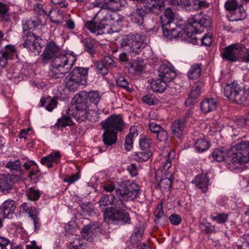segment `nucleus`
I'll return each mask as SVG.
<instances>
[{
    "label": "nucleus",
    "mask_w": 249,
    "mask_h": 249,
    "mask_svg": "<svg viewBox=\"0 0 249 249\" xmlns=\"http://www.w3.org/2000/svg\"><path fill=\"white\" fill-rule=\"evenodd\" d=\"M74 96L78 101L87 103V104L88 101H89L91 104L95 105H97L101 98V95L97 90H91L89 92L81 91L76 94Z\"/></svg>",
    "instance_id": "14"
},
{
    "label": "nucleus",
    "mask_w": 249,
    "mask_h": 249,
    "mask_svg": "<svg viewBox=\"0 0 249 249\" xmlns=\"http://www.w3.org/2000/svg\"><path fill=\"white\" fill-rule=\"evenodd\" d=\"M40 103L42 107H45L46 109L49 111H52L56 107L57 104V102L55 100L50 98H46L45 99L41 98Z\"/></svg>",
    "instance_id": "36"
},
{
    "label": "nucleus",
    "mask_w": 249,
    "mask_h": 249,
    "mask_svg": "<svg viewBox=\"0 0 249 249\" xmlns=\"http://www.w3.org/2000/svg\"><path fill=\"white\" fill-rule=\"evenodd\" d=\"M79 178L80 175L78 173H77L72 176H67L64 179V181L71 184L78 180Z\"/></svg>",
    "instance_id": "52"
},
{
    "label": "nucleus",
    "mask_w": 249,
    "mask_h": 249,
    "mask_svg": "<svg viewBox=\"0 0 249 249\" xmlns=\"http://www.w3.org/2000/svg\"><path fill=\"white\" fill-rule=\"evenodd\" d=\"M229 155L235 165L249 162V141H241L232 146Z\"/></svg>",
    "instance_id": "8"
},
{
    "label": "nucleus",
    "mask_w": 249,
    "mask_h": 249,
    "mask_svg": "<svg viewBox=\"0 0 249 249\" xmlns=\"http://www.w3.org/2000/svg\"><path fill=\"white\" fill-rule=\"evenodd\" d=\"M116 85L128 91H131L132 88L129 85L128 82L126 78L122 75H118L116 79Z\"/></svg>",
    "instance_id": "38"
},
{
    "label": "nucleus",
    "mask_w": 249,
    "mask_h": 249,
    "mask_svg": "<svg viewBox=\"0 0 249 249\" xmlns=\"http://www.w3.org/2000/svg\"><path fill=\"white\" fill-rule=\"evenodd\" d=\"M99 3L101 6H104L110 11L115 12L125 4V0H100Z\"/></svg>",
    "instance_id": "23"
},
{
    "label": "nucleus",
    "mask_w": 249,
    "mask_h": 249,
    "mask_svg": "<svg viewBox=\"0 0 249 249\" xmlns=\"http://www.w3.org/2000/svg\"><path fill=\"white\" fill-rule=\"evenodd\" d=\"M130 175L132 177H135L137 175V167L135 164H131L127 168Z\"/></svg>",
    "instance_id": "61"
},
{
    "label": "nucleus",
    "mask_w": 249,
    "mask_h": 249,
    "mask_svg": "<svg viewBox=\"0 0 249 249\" xmlns=\"http://www.w3.org/2000/svg\"><path fill=\"white\" fill-rule=\"evenodd\" d=\"M66 87L70 91H75L80 85H83L80 80L77 78V77L74 76L71 73L66 77L64 80Z\"/></svg>",
    "instance_id": "28"
},
{
    "label": "nucleus",
    "mask_w": 249,
    "mask_h": 249,
    "mask_svg": "<svg viewBox=\"0 0 249 249\" xmlns=\"http://www.w3.org/2000/svg\"><path fill=\"white\" fill-rule=\"evenodd\" d=\"M241 47L236 44H231L224 49L221 53L222 58L226 60L235 62L241 55Z\"/></svg>",
    "instance_id": "15"
},
{
    "label": "nucleus",
    "mask_w": 249,
    "mask_h": 249,
    "mask_svg": "<svg viewBox=\"0 0 249 249\" xmlns=\"http://www.w3.org/2000/svg\"><path fill=\"white\" fill-rule=\"evenodd\" d=\"M73 122L71 118L69 116H62L57 120L55 125L58 128L60 127H65L72 125Z\"/></svg>",
    "instance_id": "44"
},
{
    "label": "nucleus",
    "mask_w": 249,
    "mask_h": 249,
    "mask_svg": "<svg viewBox=\"0 0 249 249\" xmlns=\"http://www.w3.org/2000/svg\"><path fill=\"white\" fill-rule=\"evenodd\" d=\"M100 124L105 130L102 136L103 142L107 146L116 143L117 134L123 131L125 127V123L121 115H111Z\"/></svg>",
    "instance_id": "5"
},
{
    "label": "nucleus",
    "mask_w": 249,
    "mask_h": 249,
    "mask_svg": "<svg viewBox=\"0 0 249 249\" xmlns=\"http://www.w3.org/2000/svg\"><path fill=\"white\" fill-rule=\"evenodd\" d=\"M249 1V0H230L227 1L225 3V7L228 10H235V13L239 17L235 20H240L245 18L246 12L242 7L244 2Z\"/></svg>",
    "instance_id": "13"
},
{
    "label": "nucleus",
    "mask_w": 249,
    "mask_h": 249,
    "mask_svg": "<svg viewBox=\"0 0 249 249\" xmlns=\"http://www.w3.org/2000/svg\"><path fill=\"white\" fill-rule=\"evenodd\" d=\"M149 128L152 133L157 134L162 128V127L156 123L151 122L149 123Z\"/></svg>",
    "instance_id": "57"
},
{
    "label": "nucleus",
    "mask_w": 249,
    "mask_h": 249,
    "mask_svg": "<svg viewBox=\"0 0 249 249\" xmlns=\"http://www.w3.org/2000/svg\"><path fill=\"white\" fill-rule=\"evenodd\" d=\"M65 23L66 27L69 29L72 30L75 28L74 21L70 18V15H69V18L66 20Z\"/></svg>",
    "instance_id": "62"
},
{
    "label": "nucleus",
    "mask_w": 249,
    "mask_h": 249,
    "mask_svg": "<svg viewBox=\"0 0 249 249\" xmlns=\"http://www.w3.org/2000/svg\"><path fill=\"white\" fill-rule=\"evenodd\" d=\"M199 227L201 231L206 233H211L215 230L214 227L209 222L201 223Z\"/></svg>",
    "instance_id": "47"
},
{
    "label": "nucleus",
    "mask_w": 249,
    "mask_h": 249,
    "mask_svg": "<svg viewBox=\"0 0 249 249\" xmlns=\"http://www.w3.org/2000/svg\"><path fill=\"white\" fill-rule=\"evenodd\" d=\"M142 101L149 105H154L157 103V100L154 99L150 95H146L142 98Z\"/></svg>",
    "instance_id": "56"
},
{
    "label": "nucleus",
    "mask_w": 249,
    "mask_h": 249,
    "mask_svg": "<svg viewBox=\"0 0 249 249\" xmlns=\"http://www.w3.org/2000/svg\"><path fill=\"white\" fill-rule=\"evenodd\" d=\"M61 157L59 151L53 152L48 155L42 157L40 160V163L47 166L48 168L53 167V163L57 164L59 162Z\"/></svg>",
    "instance_id": "21"
},
{
    "label": "nucleus",
    "mask_w": 249,
    "mask_h": 249,
    "mask_svg": "<svg viewBox=\"0 0 249 249\" xmlns=\"http://www.w3.org/2000/svg\"><path fill=\"white\" fill-rule=\"evenodd\" d=\"M193 183L203 193H206L208 189V186L210 185V179L208 174H201L197 175Z\"/></svg>",
    "instance_id": "20"
},
{
    "label": "nucleus",
    "mask_w": 249,
    "mask_h": 249,
    "mask_svg": "<svg viewBox=\"0 0 249 249\" xmlns=\"http://www.w3.org/2000/svg\"><path fill=\"white\" fill-rule=\"evenodd\" d=\"M1 52L3 53L7 59H11L14 56L17 55V51L15 46L10 44L6 45L4 48L1 49Z\"/></svg>",
    "instance_id": "40"
},
{
    "label": "nucleus",
    "mask_w": 249,
    "mask_h": 249,
    "mask_svg": "<svg viewBox=\"0 0 249 249\" xmlns=\"http://www.w3.org/2000/svg\"><path fill=\"white\" fill-rule=\"evenodd\" d=\"M7 59L3 53L0 51V70L5 67L7 64Z\"/></svg>",
    "instance_id": "59"
},
{
    "label": "nucleus",
    "mask_w": 249,
    "mask_h": 249,
    "mask_svg": "<svg viewBox=\"0 0 249 249\" xmlns=\"http://www.w3.org/2000/svg\"><path fill=\"white\" fill-rule=\"evenodd\" d=\"M89 70L88 68L76 67L71 73L77 77V78L82 82V84L84 85L86 84L87 82Z\"/></svg>",
    "instance_id": "25"
},
{
    "label": "nucleus",
    "mask_w": 249,
    "mask_h": 249,
    "mask_svg": "<svg viewBox=\"0 0 249 249\" xmlns=\"http://www.w3.org/2000/svg\"><path fill=\"white\" fill-rule=\"evenodd\" d=\"M51 2L54 4L59 5L61 8L66 7L68 5V3L65 0H51Z\"/></svg>",
    "instance_id": "60"
},
{
    "label": "nucleus",
    "mask_w": 249,
    "mask_h": 249,
    "mask_svg": "<svg viewBox=\"0 0 249 249\" xmlns=\"http://www.w3.org/2000/svg\"><path fill=\"white\" fill-rule=\"evenodd\" d=\"M59 47L53 41L49 42L41 55L44 63L52 60L49 76L54 79L62 78L68 73L76 62L77 55L59 53Z\"/></svg>",
    "instance_id": "3"
},
{
    "label": "nucleus",
    "mask_w": 249,
    "mask_h": 249,
    "mask_svg": "<svg viewBox=\"0 0 249 249\" xmlns=\"http://www.w3.org/2000/svg\"><path fill=\"white\" fill-rule=\"evenodd\" d=\"M152 155L149 150H142L140 152H135L132 155L133 159L138 162H143L147 160Z\"/></svg>",
    "instance_id": "34"
},
{
    "label": "nucleus",
    "mask_w": 249,
    "mask_h": 249,
    "mask_svg": "<svg viewBox=\"0 0 249 249\" xmlns=\"http://www.w3.org/2000/svg\"><path fill=\"white\" fill-rule=\"evenodd\" d=\"M146 14L145 10L140 8L137 9L130 16L131 21L138 25H141L143 23V17Z\"/></svg>",
    "instance_id": "32"
},
{
    "label": "nucleus",
    "mask_w": 249,
    "mask_h": 249,
    "mask_svg": "<svg viewBox=\"0 0 249 249\" xmlns=\"http://www.w3.org/2000/svg\"><path fill=\"white\" fill-rule=\"evenodd\" d=\"M195 148L199 152H203L210 147V144L208 141L203 139L197 140L195 143Z\"/></svg>",
    "instance_id": "39"
},
{
    "label": "nucleus",
    "mask_w": 249,
    "mask_h": 249,
    "mask_svg": "<svg viewBox=\"0 0 249 249\" xmlns=\"http://www.w3.org/2000/svg\"><path fill=\"white\" fill-rule=\"evenodd\" d=\"M229 215L226 213H216L210 216L211 219L218 224H224L227 221Z\"/></svg>",
    "instance_id": "42"
},
{
    "label": "nucleus",
    "mask_w": 249,
    "mask_h": 249,
    "mask_svg": "<svg viewBox=\"0 0 249 249\" xmlns=\"http://www.w3.org/2000/svg\"><path fill=\"white\" fill-rule=\"evenodd\" d=\"M83 42L85 50L90 54H93L94 53V50L93 49L94 41L89 38H86L83 40Z\"/></svg>",
    "instance_id": "45"
},
{
    "label": "nucleus",
    "mask_w": 249,
    "mask_h": 249,
    "mask_svg": "<svg viewBox=\"0 0 249 249\" xmlns=\"http://www.w3.org/2000/svg\"><path fill=\"white\" fill-rule=\"evenodd\" d=\"M0 249H13L10 240L0 236Z\"/></svg>",
    "instance_id": "48"
},
{
    "label": "nucleus",
    "mask_w": 249,
    "mask_h": 249,
    "mask_svg": "<svg viewBox=\"0 0 249 249\" xmlns=\"http://www.w3.org/2000/svg\"><path fill=\"white\" fill-rule=\"evenodd\" d=\"M183 7L187 10H197L202 7H206L208 3L205 0H183Z\"/></svg>",
    "instance_id": "24"
},
{
    "label": "nucleus",
    "mask_w": 249,
    "mask_h": 249,
    "mask_svg": "<svg viewBox=\"0 0 249 249\" xmlns=\"http://www.w3.org/2000/svg\"><path fill=\"white\" fill-rule=\"evenodd\" d=\"M23 46L35 54H38L41 51L42 39L32 32H23Z\"/></svg>",
    "instance_id": "11"
},
{
    "label": "nucleus",
    "mask_w": 249,
    "mask_h": 249,
    "mask_svg": "<svg viewBox=\"0 0 249 249\" xmlns=\"http://www.w3.org/2000/svg\"><path fill=\"white\" fill-rule=\"evenodd\" d=\"M105 64L106 67H113L115 66L114 60L109 56H105L104 57Z\"/></svg>",
    "instance_id": "64"
},
{
    "label": "nucleus",
    "mask_w": 249,
    "mask_h": 249,
    "mask_svg": "<svg viewBox=\"0 0 249 249\" xmlns=\"http://www.w3.org/2000/svg\"><path fill=\"white\" fill-rule=\"evenodd\" d=\"M217 102L213 98H205L200 104V109L205 113L210 112L216 108Z\"/></svg>",
    "instance_id": "27"
},
{
    "label": "nucleus",
    "mask_w": 249,
    "mask_h": 249,
    "mask_svg": "<svg viewBox=\"0 0 249 249\" xmlns=\"http://www.w3.org/2000/svg\"><path fill=\"white\" fill-rule=\"evenodd\" d=\"M77 99L74 96L71 100V103L74 106L75 110L71 114L77 122L81 123L88 119L89 105L87 103L82 102Z\"/></svg>",
    "instance_id": "12"
},
{
    "label": "nucleus",
    "mask_w": 249,
    "mask_h": 249,
    "mask_svg": "<svg viewBox=\"0 0 249 249\" xmlns=\"http://www.w3.org/2000/svg\"><path fill=\"white\" fill-rule=\"evenodd\" d=\"M42 22L37 18H32L23 24V32H31L30 30L42 26Z\"/></svg>",
    "instance_id": "31"
},
{
    "label": "nucleus",
    "mask_w": 249,
    "mask_h": 249,
    "mask_svg": "<svg viewBox=\"0 0 249 249\" xmlns=\"http://www.w3.org/2000/svg\"><path fill=\"white\" fill-rule=\"evenodd\" d=\"M171 152L168 153V157L162 159L161 164V170H158L155 173V178L157 180L158 179V176L160 175L164 171V174L162 176L160 182L156 186V188H159L162 191H168L172 185V173L169 171V169L172 165V159L169 155Z\"/></svg>",
    "instance_id": "7"
},
{
    "label": "nucleus",
    "mask_w": 249,
    "mask_h": 249,
    "mask_svg": "<svg viewBox=\"0 0 249 249\" xmlns=\"http://www.w3.org/2000/svg\"><path fill=\"white\" fill-rule=\"evenodd\" d=\"M33 10L35 13L38 16H49L53 23L60 24L63 22V15L55 11H52L48 4L44 2L36 3L34 5Z\"/></svg>",
    "instance_id": "10"
},
{
    "label": "nucleus",
    "mask_w": 249,
    "mask_h": 249,
    "mask_svg": "<svg viewBox=\"0 0 249 249\" xmlns=\"http://www.w3.org/2000/svg\"><path fill=\"white\" fill-rule=\"evenodd\" d=\"M133 138L130 135H126L124 142V148L127 151L130 150L133 147Z\"/></svg>",
    "instance_id": "55"
},
{
    "label": "nucleus",
    "mask_w": 249,
    "mask_h": 249,
    "mask_svg": "<svg viewBox=\"0 0 249 249\" xmlns=\"http://www.w3.org/2000/svg\"><path fill=\"white\" fill-rule=\"evenodd\" d=\"M9 175H0V190H9L13 184L17 182Z\"/></svg>",
    "instance_id": "30"
},
{
    "label": "nucleus",
    "mask_w": 249,
    "mask_h": 249,
    "mask_svg": "<svg viewBox=\"0 0 249 249\" xmlns=\"http://www.w3.org/2000/svg\"><path fill=\"white\" fill-rule=\"evenodd\" d=\"M201 71V65L199 64H194L188 72V76L190 79H196L200 76Z\"/></svg>",
    "instance_id": "35"
},
{
    "label": "nucleus",
    "mask_w": 249,
    "mask_h": 249,
    "mask_svg": "<svg viewBox=\"0 0 249 249\" xmlns=\"http://www.w3.org/2000/svg\"><path fill=\"white\" fill-rule=\"evenodd\" d=\"M26 195L28 199L32 201H36L40 197V194L38 189L34 187H32L27 190Z\"/></svg>",
    "instance_id": "43"
},
{
    "label": "nucleus",
    "mask_w": 249,
    "mask_h": 249,
    "mask_svg": "<svg viewBox=\"0 0 249 249\" xmlns=\"http://www.w3.org/2000/svg\"><path fill=\"white\" fill-rule=\"evenodd\" d=\"M150 87L154 92H162L167 87H171L160 77L159 78L153 79L150 82Z\"/></svg>",
    "instance_id": "26"
},
{
    "label": "nucleus",
    "mask_w": 249,
    "mask_h": 249,
    "mask_svg": "<svg viewBox=\"0 0 249 249\" xmlns=\"http://www.w3.org/2000/svg\"><path fill=\"white\" fill-rule=\"evenodd\" d=\"M6 167L13 173L16 174L9 176L14 177L13 178L17 182L19 181L24 174V171L21 168V162L19 160L8 161L6 163Z\"/></svg>",
    "instance_id": "16"
},
{
    "label": "nucleus",
    "mask_w": 249,
    "mask_h": 249,
    "mask_svg": "<svg viewBox=\"0 0 249 249\" xmlns=\"http://www.w3.org/2000/svg\"><path fill=\"white\" fill-rule=\"evenodd\" d=\"M200 40L201 45L210 46L212 42V35L210 34H206L203 37L200 38Z\"/></svg>",
    "instance_id": "53"
},
{
    "label": "nucleus",
    "mask_w": 249,
    "mask_h": 249,
    "mask_svg": "<svg viewBox=\"0 0 249 249\" xmlns=\"http://www.w3.org/2000/svg\"><path fill=\"white\" fill-rule=\"evenodd\" d=\"M156 134L157 139L160 142L166 141L168 137L167 132L162 127Z\"/></svg>",
    "instance_id": "51"
},
{
    "label": "nucleus",
    "mask_w": 249,
    "mask_h": 249,
    "mask_svg": "<svg viewBox=\"0 0 249 249\" xmlns=\"http://www.w3.org/2000/svg\"><path fill=\"white\" fill-rule=\"evenodd\" d=\"M97 72L98 74L102 75H105L108 72L107 69L105 64L102 62H98L96 63Z\"/></svg>",
    "instance_id": "49"
},
{
    "label": "nucleus",
    "mask_w": 249,
    "mask_h": 249,
    "mask_svg": "<svg viewBox=\"0 0 249 249\" xmlns=\"http://www.w3.org/2000/svg\"><path fill=\"white\" fill-rule=\"evenodd\" d=\"M202 84L200 82L196 83L192 87L188 97L185 102L186 106H189L195 103L196 99L199 96L201 89Z\"/></svg>",
    "instance_id": "22"
},
{
    "label": "nucleus",
    "mask_w": 249,
    "mask_h": 249,
    "mask_svg": "<svg viewBox=\"0 0 249 249\" xmlns=\"http://www.w3.org/2000/svg\"><path fill=\"white\" fill-rule=\"evenodd\" d=\"M155 216L156 218L154 221L156 224H162L167 220V217L164 213L162 203L157 206L155 211Z\"/></svg>",
    "instance_id": "33"
},
{
    "label": "nucleus",
    "mask_w": 249,
    "mask_h": 249,
    "mask_svg": "<svg viewBox=\"0 0 249 249\" xmlns=\"http://www.w3.org/2000/svg\"><path fill=\"white\" fill-rule=\"evenodd\" d=\"M164 17L161 18L162 33L167 38L172 39L181 37L187 39L193 44H198V33H202L205 29L210 27V21L202 13L192 15L188 19L186 29H182L181 25H176L173 20L175 13L171 8L165 9Z\"/></svg>",
    "instance_id": "2"
},
{
    "label": "nucleus",
    "mask_w": 249,
    "mask_h": 249,
    "mask_svg": "<svg viewBox=\"0 0 249 249\" xmlns=\"http://www.w3.org/2000/svg\"><path fill=\"white\" fill-rule=\"evenodd\" d=\"M32 170L29 172L28 175V177L31 178L33 176L37 175L39 172L38 168L36 164V165H34L32 166L31 169Z\"/></svg>",
    "instance_id": "63"
},
{
    "label": "nucleus",
    "mask_w": 249,
    "mask_h": 249,
    "mask_svg": "<svg viewBox=\"0 0 249 249\" xmlns=\"http://www.w3.org/2000/svg\"><path fill=\"white\" fill-rule=\"evenodd\" d=\"M118 189L116 190V196L112 194L104 195L99 200L100 207L109 205L113 206L108 207L104 213L106 222L122 221L130 224V217L124 208H127L125 202L130 199L137 197L141 192L140 187L135 182L129 180H124L118 183Z\"/></svg>",
    "instance_id": "1"
},
{
    "label": "nucleus",
    "mask_w": 249,
    "mask_h": 249,
    "mask_svg": "<svg viewBox=\"0 0 249 249\" xmlns=\"http://www.w3.org/2000/svg\"><path fill=\"white\" fill-rule=\"evenodd\" d=\"M144 230L141 227H136L135 232L131 235L130 241L132 244H136L142 238Z\"/></svg>",
    "instance_id": "37"
},
{
    "label": "nucleus",
    "mask_w": 249,
    "mask_h": 249,
    "mask_svg": "<svg viewBox=\"0 0 249 249\" xmlns=\"http://www.w3.org/2000/svg\"><path fill=\"white\" fill-rule=\"evenodd\" d=\"M231 149V147L229 149H225L223 147L215 149L209 155V158L212 161L221 162L225 159L226 157H227L230 159V161L234 164L233 161L232 160L231 156L229 155Z\"/></svg>",
    "instance_id": "17"
},
{
    "label": "nucleus",
    "mask_w": 249,
    "mask_h": 249,
    "mask_svg": "<svg viewBox=\"0 0 249 249\" xmlns=\"http://www.w3.org/2000/svg\"><path fill=\"white\" fill-rule=\"evenodd\" d=\"M159 76L165 81L171 87L174 85L172 81L174 78L176 77V73L170 67L165 65H162L160 66L159 70Z\"/></svg>",
    "instance_id": "18"
},
{
    "label": "nucleus",
    "mask_w": 249,
    "mask_h": 249,
    "mask_svg": "<svg viewBox=\"0 0 249 249\" xmlns=\"http://www.w3.org/2000/svg\"><path fill=\"white\" fill-rule=\"evenodd\" d=\"M81 233L82 237L89 242H91L93 238L96 236L89 230V227H86V226L83 227Z\"/></svg>",
    "instance_id": "46"
},
{
    "label": "nucleus",
    "mask_w": 249,
    "mask_h": 249,
    "mask_svg": "<svg viewBox=\"0 0 249 249\" xmlns=\"http://www.w3.org/2000/svg\"><path fill=\"white\" fill-rule=\"evenodd\" d=\"M223 93L230 101L242 104L247 101L249 95V89H245L242 85L234 81L225 87Z\"/></svg>",
    "instance_id": "6"
},
{
    "label": "nucleus",
    "mask_w": 249,
    "mask_h": 249,
    "mask_svg": "<svg viewBox=\"0 0 249 249\" xmlns=\"http://www.w3.org/2000/svg\"><path fill=\"white\" fill-rule=\"evenodd\" d=\"M102 188L104 191L107 193H111L112 191L118 189L115 187V183L113 182L108 181L102 185Z\"/></svg>",
    "instance_id": "50"
},
{
    "label": "nucleus",
    "mask_w": 249,
    "mask_h": 249,
    "mask_svg": "<svg viewBox=\"0 0 249 249\" xmlns=\"http://www.w3.org/2000/svg\"><path fill=\"white\" fill-rule=\"evenodd\" d=\"M152 143V140L147 136H142L139 140V145L142 150H149Z\"/></svg>",
    "instance_id": "41"
},
{
    "label": "nucleus",
    "mask_w": 249,
    "mask_h": 249,
    "mask_svg": "<svg viewBox=\"0 0 249 249\" xmlns=\"http://www.w3.org/2000/svg\"><path fill=\"white\" fill-rule=\"evenodd\" d=\"M171 223L174 225H178L181 221V216L178 214H172L169 217Z\"/></svg>",
    "instance_id": "54"
},
{
    "label": "nucleus",
    "mask_w": 249,
    "mask_h": 249,
    "mask_svg": "<svg viewBox=\"0 0 249 249\" xmlns=\"http://www.w3.org/2000/svg\"><path fill=\"white\" fill-rule=\"evenodd\" d=\"M144 46L142 36L137 34L127 35L121 39V47L133 56L139 54Z\"/></svg>",
    "instance_id": "9"
},
{
    "label": "nucleus",
    "mask_w": 249,
    "mask_h": 249,
    "mask_svg": "<svg viewBox=\"0 0 249 249\" xmlns=\"http://www.w3.org/2000/svg\"><path fill=\"white\" fill-rule=\"evenodd\" d=\"M15 208L14 201L12 200L5 201L0 207V217L4 219L12 218Z\"/></svg>",
    "instance_id": "19"
},
{
    "label": "nucleus",
    "mask_w": 249,
    "mask_h": 249,
    "mask_svg": "<svg viewBox=\"0 0 249 249\" xmlns=\"http://www.w3.org/2000/svg\"><path fill=\"white\" fill-rule=\"evenodd\" d=\"M184 121L180 119L175 121L171 126L172 134L178 138H180L183 135L185 128Z\"/></svg>",
    "instance_id": "29"
},
{
    "label": "nucleus",
    "mask_w": 249,
    "mask_h": 249,
    "mask_svg": "<svg viewBox=\"0 0 249 249\" xmlns=\"http://www.w3.org/2000/svg\"><path fill=\"white\" fill-rule=\"evenodd\" d=\"M86 227H88L89 230L95 236H96L97 233L99 228V225L98 223H90L88 225H86Z\"/></svg>",
    "instance_id": "58"
},
{
    "label": "nucleus",
    "mask_w": 249,
    "mask_h": 249,
    "mask_svg": "<svg viewBox=\"0 0 249 249\" xmlns=\"http://www.w3.org/2000/svg\"><path fill=\"white\" fill-rule=\"evenodd\" d=\"M98 6L101 9L96 14L93 20H91L86 22L85 27L96 35L118 32V30H114L111 27L112 24L118 21V14L101 6V5Z\"/></svg>",
    "instance_id": "4"
}]
</instances>
